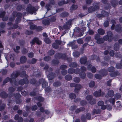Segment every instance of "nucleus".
<instances>
[{"label": "nucleus", "mask_w": 122, "mask_h": 122, "mask_svg": "<svg viewBox=\"0 0 122 122\" xmlns=\"http://www.w3.org/2000/svg\"><path fill=\"white\" fill-rule=\"evenodd\" d=\"M107 35L103 36V38L106 41H108L109 42H111L113 39V34L112 32L110 31L107 32Z\"/></svg>", "instance_id": "obj_1"}, {"label": "nucleus", "mask_w": 122, "mask_h": 122, "mask_svg": "<svg viewBox=\"0 0 122 122\" xmlns=\"http://www.w3.org/2000/svg\"><path fill=\"white\" fill-rule=\"evenodd\" d=\"M42 84V88H45L48 86V83L46 81L45 79L41 78L39 80L38 82L37 83L36 86H39L41 84Z\"/></svg>", "instance_id": "obj_2"}, {"label": "nucleus", "mask_w": 122, "mask_h": 122, "mask_svg": "<svg viewBox=\"0 0 122 122\" xmlns=\"http://www.w3.org/2000/svg\"><path fill=\"white\" fill-rule=\"evenodd\" d=\"M9 81L12 85H17V81L16 80H14V81H13L12 79H11L10 78H9L8 77L6 78L3 81V85H5V83Z\"/></svg>", "instance_id": "obj_3"}, {"label": "nucleus", "mask_w": 122, "mask_h": 122, "mask_svg": "<svg viewBox=\"0 0 122 122\" xmlns=\"http://www.w3.org/2000/svg\"><path fill=\"white\" fill-rule=\"evenodd\" d=\"M20 74V72L19 71H15L13 72L10 75L11 79L13 81L15 80V79L17 78Z\"/></svg>", "instance_id": "obj_4"}, {"label": "nucleus", "mask_w": 122, "mask_h": 122, "mask_svg": "<svg viewBox=\"0 0 122 122\" xmlns=\"http://www.w3.org/2000/svg\"><path fill=\"white\" fill-rule=\"evenodd\" d=\"M35 43H36L38 45H41L42 44V42L41 41L39 40L38 38L35 37L30 41V43L31 46H32Z\"/></svg>", "instance_id": "obj_5"}, {"label": "nucleus", "mask_w": 122, "mask_h": 122, "mask_svg": "<svg viewBox=\"0 0 122 122\" xmlns=\"http://www.w3.org/2000/svg\"><path fill=\"white\" fill-rule=\"evenodd\" d=\"M36 9L34 7L30 5H28L26 9V11L27 12L32 14L36 11Z\"/></svg>", "instance_id": "obj_6"}, {"label": "nucleus", "mask_w": 122, "mask_h": 122, "mask_svg": "<svg viewBox=\"0 0 122 122\" xmlns=\"http://www.w3.org/2000/svg\"><path fill=\"white\" fill-rule=\"evenodd\" d=\"M104 93L102 92L100 89L93 93V95L96 97H103L104 96Z\"/></svg>", "instance_id": "obj_7"}, {"label": "nucleus", "mask_w": 122, "mask_h": 122, "mask_svg": "<svg viewBox=\"0 0 122 122\" xmlns=\"http://www.w3.org/2000/svg\"><path fill=\"white\" fill-rule=\"evenodd\" d=\"M22 16V14L21 13L19 12L17 13L16 15L17 18L15 21L16 23L18 24L20 22Z\"/></svg>", "instance_id": "obj_8"}, {"label": "nucleus", "mask_w": 122, "mask_h": 122, "mask_svg": "<svg viewBox=\"0 0 122 122\" xmlns=\"http://www.w3.org/2000/svg\"><path fill=\"white\" fill-rule=\"evenodd\" d=\"M55 57L57 58H61L65 60L66 58V54L58 53L55 55Z\"/></svg>", "instance_id": "obj_9"}, {"label": "nucleus", "mask_w": 122, "mask_h": 122, "mask_svg": "<svg viewBox=\"0 0 122 122\" xmlns=\"http://www.w3.org/2000/svg\"><path fill=\"white\" fill-rule=\"evenodd\" d=\"M99 6L97 5H95L94 6H91L89 7L88 9V11L89 13L94 12L99 9Z\"/></svg>", "instance_id": "obj_10"}, {"label": "nucleus", "mask_w": 122, "mask_h": 122, "mask_svg": "<svg viewBox=\"0 0 122 122\" xmlns=\"http://www.w3.org/2000/svg\"><path fill=\"white\" fill-rule=\"evenodd\" d=\"M71 24V20H69L63 26V28L64 29L67 30L70 29V25Z\"/></svg>", "instance_id": "obj_11"}, {"label": "nucleus", "mask_w": 122, "mask_h": 122, "mask_svg": "<svg viewBox=\"0 0 122 122\" xmlns=\"http://www.w3.org/2000/svg\"><path fill=\"white\" fill-rule=\"evenodd\" d=\"M99 73L103 77L106 76L108 74L107 70L105 69H102L100 70L99 72Z\"/></svg>", "instance_id": "obj_12"}, {"label": "nucleus", "mask_w": 122, "mask_h": 122, "mask_svg": "<svg viewBox=\"0 0 122 122\" xmlns=\"http://www.w3.org/2000/svg\"><path fill=\"white\" fill-rule=\"evenodd\" d=\"M115 30L116 32L119 33H121L122 32V28L121 25L120 24L116 25Z\"/></svg>", "instance_id": "obj_13"}, {"label": "nucleus", "mask_w": 122, "mask_h": 122, "mask_svg": "<svg viewBox=\"0 0 122 122\" xmlns=\"http://www.w3.org/2000/svg\"><path fill=\"white\" fill-rule=\"evenodd\" d=\"M56 74L54 72H51L49 73L47 76V77L49 80H51L55 78Z\"/></svg>", "instance_id": "obj_14"}, {"label": "nucleus", "mask_w": 122, "mask_h": 122, "mask_svg": "<svg viewBox=\"0 0 122 122\" xmlns=\"http://www.w3.org/2000/svg\"><path fill=\"white\" fill-rule=\"evenodd\" d=\"M109 75L112 77H114L117 76H120V74L118 71H116L111 72L109 74Z\"/></svg>", "instance_id": "obj_15"}, {"label": "nucleus", "mask_w": 122, "mask_h": 122, "mask_svg": "<svg viewBox=\"0 0 122 122\" xmlns=\"http://www.w3.org/2000/svg\"><path fill=\"white\" fill-rule=\"evenodd\" d=\"M28 82V79L26 78L20 79L19 82V84L21 85H23L25 83Z\"/></svg>", "instance_id": "obj_16"}, {"label": "nucleus", "mask_w": 122, "mask_h": 122, "mask_svg": "<svg viewBox=\"0 0 122 122\" xmlns=\"http://www.w3.org/2000/svg\"><path fill=\"white\" fill-rule=\"evenodd\" d=\"M82 87L79 84H76L75 86L74 91L76 93H78Z\"/></svg>", "instance_id": "obj_17"}, {"label": "nucleus", "mask_w": 122, "mask_h": 122, "mask_svg": "<svg viewBox=\"0 0 122 122\" xmlns=\"http://www.w3.org/2000/svg\"><path fill=\"white\" fill-rule=\"evenodd\" d=\"M87 58L86 57H82L80 60V62L81 64H85L87 62Z\"/></svg>", "instance_id": "obj_18"}, {"label": "nucleus", "mask_w": 122, "mask_h": 122, "mask_svg": "<svg viewBox=\"0 0 122 122\" xmlns=\"http://www.w3.org/2000/svg\"><path fill=\"white\" fill-rule=\"evenodd\" d=\"M110 2L112 6L114 7H115L118 4V1L116 0H112L110 1Z\"/></svg>", "instance_id": "obj_19"}, {"label": "nucleus", "mask_w": 122, "mask_h": 122, "mask_svg": "<svg viewBox=\"0 0 122 122\" xmlns=\"http://www.w3.org/2000/svg\"><path fill=\"white\" fill-rule=\"evenodd\" d=\"M68 3V0L65 1V0H62L59 1L58 4V5L61 6L64 4H66Z\"/></svg>", "instance_id": "obj_20"}, {"label": "nucleus", "mask_w": 122, "mask_h": 122, "mask_svg": "<svg viewBox=\"0 0 122 122\" xmlns=\"http://www.w3.org/2000/svg\"><path fill=\"white\" fill-rule=\"evenodd\" d=\"M27 60L25 56H22L20 59V61L21 63H24Z\"/></svg>", "instance_id": "obj_21"}, {"label": "nucleus", "mask_w": 122, "mask_h": 122, "mask_svg": "<svg viewBox=\"0 0 122 122\" xmlns=\"http://www.w3.org/2000/svg\"><path fill=\"white\" fill-rule=\"evenodd\" d=\"M85 110V108L83 107H81L79 108L76 109L75 111V112L76 113H78L81 112H82L84 111Z\"/></svg>", "instance_id": "obj_22"}, {"label": "nucleus", "mask_w": 122, "mask_h": 122, "mask_svg": "<svg viewBox=\"0 0 122 122\" xmlns=\"http://www.w3.org/2000/svg\"><path fill=\"white\" fill-rule=\"evenodd\" d=\"M108 96L110 97H112L114 95V92L113 90H109L107 93Z\"/></svg>", "instance_id": "obj_23"}, {"label": "nucleus", "mask_w": 122, "mask_h": 122, "mask_svg": "<svg viewBox=\"0 0 122 122\" xmlns=\"http://www.w3.org/2000/svg\"><path fill=\"white\" fill-rule=\"evenodd\" d=\"M98 32L100 35H103L105 33V31L102 28H99L98 30Z\"/></svg>", "instance_id": "obj_24"}, {"label": "nucleus", "mask_w": 122, "mask_h": 122, "mask_svg": "<svg viewBox=\"0 0 122 122\" xmlns=\"http://www.w3.org/2000/svg\"><path fill=\"white\" fill-rule=\"evenodd\" d=\"M69 13L66 12H64L60 14V16L62 17H65L68 16Z\"/></svg>", "instance_id": "obj_25"}, {"label": "nucleus", "mask_w": 122, "mask_h": 122, "mask_svg": "<svg viewBox=\"0 0 122 122\" xmlns=\"http://www.w3.org/2000/svg\"><path fill=\"white\" fill-rule=\"evenodd\" d=\"M78 65V64L77 63L74 62H72L70 63L69 65V66L70 67L73 68H76L77 67Z\"/></svg>", "instance_id": "obj_26"}, {"label": "nucleus", "mask_w": 122, "mask_h": 122, "mask_svg": "<svg viewBox=\"0 0 122 122\" xmlns=\"http://www.w3.org/2000/svg\"><path fill=\"white\" fill-rule=\"evenodd\" d=\"M104 39L103 38H100L98 40L96 41V42L98 44H101L103 43L104 41Z\"/></svg>", "instance_id": "obj_27"}, {"label": "nucleus", "mask_w": 122, "mask_h": 122, "mask_svg": "<svg viewBox=\"0 0 122 122\" xmlns=\"http://www.w3.org/2000/svg\"><path fill=\"white\" fill-rule=\"evenodd\" d=\"M0 95L3 98H6L8 96L6 92L4 91L3 92L1 93Z\"/></svg>", "instance_id": "obj_28"}, {"label": "nucleus", "mask_w": 122, "mask_h": 122, "mask_svg": "<svg viewBox=\"0 0 122 122\" xmlns=\"http://www.w3.org/2000/svg\"><path fill=\"white\" fill-rule=\"evenodd\" d=\"M101 111L100 109L96 110L95 109H94L93 110L92 112V114L93 115H95L96 113L97 114H100Z\"/></svg>", "instance_id": "obj_29"}, {"label": "nucleus", "mask_w": 122, "mask_h": 122, "mask_svg": "<svg viewBox=\"0 0 122 122\" xmlns=\"http://www.w3.org/2000/svg\"><path fill=\"white\" fill-rule=\"evenodd\" d=\"M80 77L82 79H84L86 77V74L84 72H81L79 73Z\"/></svg>", "instance_id": "obj_30"}, {"label": "nucleus", "mask_w": 122, "mask_h": 122, "mask_svg": "<svg viewBox=\"0 0 122 122\" xmlns=\"http://www.w3.org/2000/svg\"><path fill=\"white\" fill-rule=\"evenodd\" d=\"M38 82V81H37L36 80L34 79H31L30 80V83L33 84H35L36 86H36L37 83Z\"/></svg>", "instance_id": "obj_31"}, {"label": "nucleus", "mask_w": 122, "mask_h": 122, "mask_svg": "<svg viewBox=\"0 0 122 122\" xmlns=\"http://www.w3.org/2000/svg\"><path fill=\"white\" fill-rule=\"evenodd\" d=\"M75 69L72 68H70L68 70V73L71 74H73L75 73Z\"/></svg>", "instance_id": "obj_32"}, {"label": "nucleus", "mask_w": 122, "mask_h": 122, "mask_svg": "<svg viewBox=\"0 0 122 122\" xmlns=\"http://www.w3.org/2000/svg\"><path fill=\"white\" fill-rule=\"evenodd\" d=\"M49 21L48 20H44L42 21V23L45 25H49L50 24Z\"/></svg>", "instance_id": "obj_33"}, {"label": "nucleus", "mask_w": 122, "mask_h": 122, "mask_svg": "<svg viewBox=\"0 0 122 122\" xmlns=\"http://www.w3.org/2000/svg\"><path fill=\"white\" fill-rule=\"evenodd\" d=\"M66 80L67 81H70L72 79V76L71 75H66L65 77Z\"/></svg>", "instance_id": "obj_34"}, {"label": "nucleus", "mask_w": 122, "mask_h": 122, "mask_svg": "<svg viewBox=\"0 0 122 122\" xmlns=\"http://www.w3.org/2000/svg\"><path fill=\"white\" fill-rule=\"evenodd\" d=\"M114 50L116 51H118L119 50V44L118 43H116L114 45Z\"/></svg>", "instance_id": "obj_35"}, {"label": "nucleus", "mask_w": 122, "mask_h": 122, "mask_svg": "<svg viewBox=\"0 0 122 122\" xmlns=\"http://www.w3.org/2000/svg\"><path fill=\"white\" fill-rule=\"evenodd\" d=\"M107 70L109 72H112L115 70V68L114 67L111 66L108 68Z\"/></svg>", "instance_id": "obj_36"}, {"label": "nucleus", "mask_w": 122, "mask_h": 122, "mask_svg": "<svg viewBox=\"0 0 122 122\" xmlns=\"http://www.w3.org/2000/svg\"><path fill=\"white\" fill-rule=\"evenodd\" d=\"M47 54L49 56H53L55 54V51L53 50H51L47 52Z\"/></svg>", "instance_id": "obj_37"}, {"label": "nucleus", "mask_w": 122, "mask_h": 122, "mask_svg": "<svg viewBox=\"0 0 122 122\" xmlns=\"http://www.w3.org/2000/svg\"><path fill=\"white\" fill-rule=\"evenodd\" d=\"M69 98L71 99H74L76 97V95L73 93H71L69 95Z\"/></svg>", "instance_id": "obj_38"}, {"label": "nucleus", "mask_w": 122, "mask_h": 122, "mask_svg": "<svg viewBox=\"0 0 122 122\" xmlns=\"http://www.w3.org/2000/svg\"><path fill=\"white\" fill-rule=\"evenodd\" d=\"M6 106V104H2L0 106V111H2L4 110Z\"/></svg>", "instance_id": "obj_39"}, {"label": "nucleus", "mask_w": 122, "mask_h": 122, "mask_svg": "<svg viewBox=\"0 0 122 122\" xmlns=\"http://www.w3.org/2000/svg\"><path fill=\"white\" fill-rule=\"evenodd\" d=\"M6 25L5 22L0 23V30H2L5 27Z\"/></svg>", "instance_id": "obj_40"}, {"label": "nucleus", "mask_w": 122, "mask_h": 122, "mask_svg": "<svg viewBox=\"0 0 122 122\" xmlns=\"http://www.w3.org/2000/svg\"><path fill=\"white\" fill-rule=\"evenodd\" d=\"M52 64L54 65L55 66L57 65L59 63V61L58 60L53 59L52 61Z\"/></svg>", "instance_id": "obj_41"}, {"label": "nucleus", "mask_w": 122, "mask_h": 122, "mask_svg": "<svg viewBox=\"0 0 122 122\" xmlns=\"http://www.w3.org/2000/svg\"><path fill=\"white\" fill-rule=\"evenodd\" d=\"M96 102L95 99L92 98L90 101H89V103L91 105H93L96 104Z\"/></svg>", "instance_id": "obj_42"}, {"label": "nucleus", "mask_w": 122, "mask_h": 122, "mask_svg": "<svg viewBox=\"0 0 122 122\" xmlns=\"http://www.w3.org/2000/svg\"><path fill=\"white\" fill-rule=\"evenodd\" d=\"M61 82L58 81L55 82L53 84V86L55 87L59 86L61 85Z\"/></svg>", "instance_id": "obj_43"}, {"label": "nucleus", "mask_w": 122, "mask_h": 122, "mask_svg": "<svg viewBox=\"0 0 122 122\" xmlns=\"http://www.w3.org/2000/svg\"><path fill=\"white\" fill-rule=\"evenodd\" d=\"M73 55L75 57H77L79 56L80 53L78 51H75L73 52Z\"/></svg>", "instance_id": "obj_44"}, {"label": "nucleus", "mask_w": 122, "mask_h": 122, "mask_svg": "<svg viewBox=\"0 0 122 122\" xmlns=\"http://www.w3.org/2000/svg\"><path fill=\"white\" fill-rule=\"evenodd\" d=\"M44 40L45 42L47 44H50L51 43V40L48 38H45Z\"/></svg>", "instance_id": "obj_45"}, {"label": "nucleus", "mask_w": 122, "mask_h": 122, "mask_svg": "<svg viewBox=\"0 0 122 122\" xmlns=\"http://www.w3.org/2000/svg\"><path fill=\"white\" fill-rule=\"evenodd\" d=\"M25 44V42L23 40H20L19 41V44L20 46H24Z\"/></svg>", "instance_id": "obj_46"}, {"label": "nucleus", "mask_w": 122, "mask_h": 122, "mask_svg": "<svg viewBox=\"0 0 122 122\" xmlns=\"http://www.w3.org/2000/svg\"><path fill=\"white\" fill-rule=\"evenodd\" d=\"M56 20V17L55 16H53L51 17L49 19V21L50 22H52L55 21Z\"/></svg>", "instance_id": "obj_47"}, {"label": "nucleus", "mask_w": 122, "mask_h": 122, "mask_svg": "<svg viewBox=\"0 0 122 122\" xmlns=\"http://www.w3.org/2000/svg\"><path fill=\"white\" fill-rule=\"evenodd\" d=\"M81 119L82 122H86L87 121V119L86 117L85 116L83 115L81 116Z\"/></svg>", "instance_id": "obj_48"}, {"label": "nucleus", "mask_w": 122, "mask_h": 122, "mask_svg": "<svg viewBox=\"0 0 122 122\" xmlns=\"http://www.w3.org/2000/svg\"><path fill=\"white\" fill-rule=\"evenodd\" d=\"M26 72L25 71H23L21 73L20 72V75L21 77H23L26 76Z\"/></svg>", "instance_id": "obj_49"}, {"label": "nucleus", "mask_w": 122, "mask_h": 122, "mask_svg": "<svg viewBox=\"0 0 122 122\" xmlns=\"http://www.w3.org/2000/svg\"><path fill=\"white\" fill-rule=\"evenodd\" d=\"M45 90L46 92L48 93L51 92L52 91V89L50 87L48 86L45 88Z\"/></svg>", "instance_id": "obj_50"}, {"label": "nucleus", "mask_w": 122, "mask_h": 122, "mask_svg": "<svg viewBox=\"0 0 122 122\" xmlns=\"http://www.w3.org/2000/svg\"><path fill=\"white\" fill-rule=\"evenodd\" d=\"M73 81L76 83H79L80 81L81 80L79 77H76L74 78Z\"/></svg>", "instance_id": "obj_51"}, {"label": "nucleus", "mask_w": 122, "mask_h": 122, "mask_svg": "<svg viewBox=\"0 0 122 122\" xmlns=\"http://www.w3.org/2000/svg\"><path fill=\"white\" fill-rule=\"evenodd\" d=\"M15 90V88L12 87H10L8 89V90L10 93L13 92H14Z\"/></svg>", "instance_id": "obj_52"}, {"label": "nucleus", "mask_w": 122, "mask_h": 122, "mask_svg": "<svg viewBox=\"0 0 122 122\" xmlns=\"http://www.w3.org/2000/svg\"><path fill=\"white\" fill-rule=\"evenodd\" d=\"M102 77H103L100 74H96L95 75V77L96 78L99 80L101 79L102 78Z\"/></svg>", "instance_id": "obj_53"}, {"label": "nucleus", "mask_w": 122, "mask_h": 122, "mask_svg": "<svg viewBox=\"0 0 122 122\" xmlns=\"http://www.w3.org/2000/svg\"><path fill=\"white\" fill-rule=\"evenodd\" d=\"M51 59V57L49 56H46L43 58L44 60L46 61H50Z\"/></svg>", "instance_id": "obj_54"}, {"label": "nucleus", "mask_w": 122, "mask_h": 122, "mask_svg": "<svg viewBox=\"0 0 122 122\" xmlns=\"http://www.w3.org/2000/svg\"><path fill=\"white\" fill-rule=\"evenodd\" d=\"M42 27L41 26H36V30L38 32H39L41 30H42Z\"/></svg>", "instance_id": "obj_55"}, {"label": "nucleus", "mask_w": 122, "mask_h": 122, "mask_svg": "<svg viewBox=\"0 0 122 122\" xmlns=\"http://www.w3.org/2000/svg\"><path fill=\"white\" fill-rule=\"evenodd\" d=\"M107 5H105L104 7V9L106 10H108L109 9H110L111 8V6L110 5L109 3H107Z\"/></svg>", "instance_id": "obj_56"}, {"label": "nucleus", "mask_w": 122, "mask_h": 122, "mask_svg": "<svg viewBox=\"0 0 122 122\" xmlns=\"http://www.w3.org/2000/svg\"><path fill=\"white\" fill-rule=\"evenodd\" d=\"M95 82L93 81H91L89 84V86L90 87H93L95 85Z\"/></svg>", "instance_id": "obj_57"}, {"label": "nucleus", "mask_w": 122, "mask_h": 122, "mask_svg": "<svg viewBox=\"0 0 122 122\" xmlns=\"http://www.w3.org/2000/svg\"><path fill=\"white\" fill-rule=\"evenodd\" d=\"M78 8L77 6L75 5H73L71 7L70 9L71 10H74Z\"/></svg>", "instance_id": "obj_58"}, {"label": "nucleus", "mask_w": 122, "mask_h": 122, "mask_svg": "<svg viewBox=\"0 0 122 122\" xmlns=\"http://www.w3.org/2000/svg\"><path fill=\"white\" fill-rule=\"evenodd\" d=\"M52 46L53 48L55 49H58L59 47L58 45L55 42L53 43L52 44Z\"/></svg>", "instance_id": "obj_59"}, {"label": "nucleus", "mask_w": 122, "mask_h": 122, "mask_svg": "<svg viewBox=\"0 0 122 122\" xmlns=\"http://www.w3.org/2000/svg\"><path fill=\"white\" fill-rule=\"evenodd\" d=\"M36 25L34 24H32L30 25V28L31 30H36Z\"/></svg>", "instance_id": "obj_60"}, {"label": "nucleus", "mask_w": 122, "mask_h": 122, "mask_svg": "<svg viewBox=\"0 0 122 122\" xmlns=\"http://www.w3.org/2000/svg\"><path fill=\"white\" fill-rule=\"evenodd\" d=\"M109 101L110 103H112V104L113 105L115 102V99L114 98H111L109 99Z\"/></svg>", "instance_id": "obj_61"}, {"label": "nucleus", "mask_w": 122, "mask_h": 122, "mask_svg": "<svg viewBox=\"0 0 122 122\" xmlns=\"http://www.w3.org/2000/svg\"><path fill=\"white\" fill-rule=\"evenodd\" d=\"M22 8V5H18L16 7V9L18 11H20L21 10Z\"/></svg>", "instance_id": "obj_62"}, {"label": "nucleus", "mask_w": 122, "mask_h": 122, "mask_svg": "<svg viewBox=\"0 0 122 122\" xmlns=\"http://www.w3.org/2000/svg\"><path fill=\"white\" fill-rule=\"evenodd\" d=\"M14 97L16 99L19 98L20 97L21 95L18 93H17L14 95Z\"/></svg>", "instance_id": "obj_63"}, {"label": "nucleus", "mask_w": 122, "mask_h": 122, "mask_svg": "<svg viewBox=\"0 0 122 122\" xmlns=\"http://www.w3.org/2000/svg\"><path fill=\"white\" fill-rule=\"evenodd\" d=\"M91 37L90 36H88L86 37L85 39V41L88 42L91 40Z\"/></svg>", "instance_id": "obj_64"}]
</instances>
